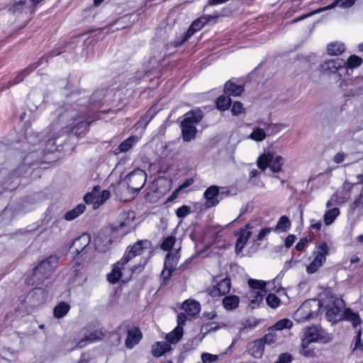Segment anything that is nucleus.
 Instances as JSON below:
<instances>
[{
  "label": "nucleus",
  "instance_id": "nucleus-1",
  "mask_svg": "<svg viewBox=\"0 0 363 363\" xmlns=\"http://www.w3.org/2000/svg\"><path fill=\"white\" fill-rule=\"evenodd\" d=\"M85 102L86 100H84V101L72 104L60 115L59 121L61 123L72 121L66 127L69 131L76 130L75 133L77 134L78 130L86 128L87 125L94 121L89 116V109L84 105Z\"/></svg>",
  "mask_w": 363,
  "mask_h": 363
},
{
  "label": "nucleus",
  "instance_id": "nucleus-2",
  "mask_svg": "<svg viewBox=\"0 0 363 363\" xmlns=\"http://www.w3.org/2000/svg\"><path fill=\"white\" fill-rule=\"evenodd\" d=\"M59 262V257L56 255H52L40 261L33 267L31 272L26 277V283L28 285H39L43 284L51 277L55 272Z\"/></svg>",
  "mask_w": 363,
  "mask_h": 363
},
{
  "label": "nucleus",
  "instance_id": "nucleus-3",
  "mask_svg": "<svg viewBox=\"0 0 363 363\" xmlns=\"http://www.w3.org/2000/svg\"><path fill=\"white\" fill-rule=\"evenodd\" d=\"M133 272L134 268L133 267H130L128 264L121 259L112 265L111 271L107 274L106 278L109 283L115 284L122 278H124L126 280L130 279Z\"/></svg>",
  "mask_w": 363,
  "mask_h": 363
},
{
  "label": "nucleus",
  "instance_id": "nucleus-4",
  "mask_svg": "<svg viewBox=\"0 0 363 363\" xmlns=\"http://www.w3.org/2000/svg\"><path fill=\"white\" fill-rule=\"evenodd\" d=\"M320 67L322 74L328 76L337 74L336 78L338 80L346 70L345 62L340 58L325 60Z\"/></svg>",
  "mask_w": 363,
  "mask_h": 363
},
{
  "label": "nucleus",
  "instance_id": "nucleus-5",
  "mask_svg": "<svg viewBox=\"0 0 363 363\" xmlns=\"http://www.w3.org/2000/svg\"><path fill=\"white\" fill-rule=\"evenodd\" d=\"M328 252L329 247L326 242H323L317 247V250L313 252L315 257L306 268V271L308 274H313L318 271L325 262Z\"/></svg>",
  "mask_w": 363,
  "mask_h": 363
},
{
  "label": "nucleus",
  "instance_id": "nucleus-6",
  "mask_svg": "<svg viewBox=\"0 0 363 363\" xmlns=\"http://www.w3.org/2000/svg\"><path fill=\"white\" fill-rule=\"evenodd\" d=\"M216 18V16L211 15H203L194 21L189 29L182 36L181 41L177 43V45H181L186 42L196 32L200 30L207 23L210 22L213 19H215Z\"/></svg>",
  "mask_w": 363,
  "mask_h": 363
},
{
  "label": "nucleus",
  "instance_id": "nucleus-7",
  "mask_svg": "<svg viewBox=\"0 0 363 363\" xmlns=\"http://www.w3.org/2000/svg\"><path fill=\"white\" fill-rule=\"evenodd\" d=\"M325 331L318 326H311L308 328L305 332V337L302 340V347H308L309 344L313 342H324L325 340Z\"/></svg>",
  "mask_w": 363,
  "mask_h": 363
},
{
  "label": "nucleus",
  "instance_id": "nucleus-8",
  "mask_svg": "<svg viewBox=\"0 0 363 363\" xmlns=\"http://www.w3.org/2000/svg\"><path fill=\"white\" fill-rule=\"evenodd\" d=\"M147 175L145 171L135 169L127 176L128 187L138 192L146 183Z\"/></svg>",
  "mask_w": 363,
  "mask_h": 363
},
{
  "label": "nucleus",
  "instance_id": "nucleus-9",
  "mask_svg": "<svg viewBox=\"0 0 363 363\" xmlns=\"http://www.w3.org/2000/svg\"><path fill=\"white\" fill-rule=\"evenodd\" d=\"M135 218L134 211H124L119 216L118 225L113 227L114 230H123V233H128L132 228Z\"/></svg>",
  "mask_w": 363,
  "mask_h": 363
},
{
  "label": "nucleus",
  "instance_id": "nucleus-10",
  "mask_svg": "<svg viewBox=\"0 0 363 363\" xmlns=\"http://www.w3.org/2000/svg\"><path fill=\"white\" fill-rule=\"evenodd\" d=\"M353 186L354 184L350 183H344L342 191H337L333 194L331 199L327 202V207L330 208L335 203L340 204L345 203L350 197V191Z\"/></svg>",
  "mask_w": 363,
  "mask_h": 363
},
{
  "label": "nucleus",
  "instance_id": "nucleus-11",
  "mask_svg": "<svg viewBox=\"0 0 363 363\" xmlns=\"http://www.w3.org/2000/svg\"><path fill=\"white\" fill-rule=\"evenodd\" d=\"M179 251V250H177L175 253L168 252L166 255L164 262V269L162 272V276L164 279L170 278L172 271L176 267L179 257L178 255Z\"/></svg>",
  "mask_w": 363,
  "mask_h": 363
},
{
  "label": "nucleus",
  "instance_id": "nucleus-12",
  "mask_svg": "<svg viewBox=\"0 0 363 363\" xmlns=\"http://www.w3.org/2000/svg\"><path fill=\"white\" fill-rule=\"evenodd\" d=\"M179 251V250H177L175 253L168 252L166 255L164 262V269L162 272V276L164 279L170 278L172 271L176 267L179 257L178 255Z\"/></svg>",
  "mask_w": 363,
  "mask_h": 363
},
{
  "label": "nucleus",
  "instance_id": "nucleus-13",
  "mask_svg": "<svg viewBox=\"0 0 363 363\" xmlns=\"http://www.w3.org/2000/svg\"><path fill=\"white\" fill-rule=\"evenodd\" d=\"M230 288L231 283L230 279L224 278L213 286L209 291V294L213 298L220 297L228 294Z\"/></svg>",
  "mask_w": 363,
  "mask_h": 363
},
{
  "label": "nucleus",
  "instance_id": "nucleus-14",
  "mask_svg": "<svg viewBox=\"0 0 363 363\" xmlns=\"http://www.w3.org/2000/svg\"><path fill=\"white\" fill-rule=\"evenodd\" d=\"M219 194V187L216 185L209 186L206 189L203 194V196L206 199V206L211 208L218 205L219 201L218 200V196Z\"/></svg>",
  "mask_w": 363,
  "mask_h": 363
},
{
  "label": "nucleus",
  "instance_id": "nucleus-15",
  "mask_svg": "<svg viewBox=\"0 0 363 363\" xmlns=\"http://www.w3.org/2000/svg\"><path fill=\"white\" fill-rule=\"evenodd\" d=\"M142 338V333L138 328H132L128 330L125 346L128 349L133 348Z\"/></svg>",
  "mask_w": 363,
  "mask_h": 363
},
{
  "label": "nucleus",
  "instance_id": "nucleus-16",
  "mask_svg": "<svg viewBox=\"0 0 363 363\" xmlns=\"http://www.w3.org/2000/svg\"><path fill=\"white\" fill-rule=\"evenodd\" d=\"M103 336V332L101 330H94L90 332L89 334H85L84 337L77 343V347L82 348L87 344L92 343L101 340Z\"/></svg>",
  "mask_w": 363,
  "mask_h": 363
},
{
  "label": "nucleus",
  "instance_id": "nucleus-17",
  "mask_svg": "<svg viewBox=\"0 0 363 363\" xmlns=\"http://www.w3.org/2000/svg\"><path fill=\"white\" fill-rule=\"evenodd\" d=\"M181 127L184 141L189 142L195 138L197 132L195 125L190 124L187 121H182Z\"/></svg>",
  "mask_w": 363,
  "mask_h": 363
},
{
  "label": "nucleus",
  "instance_id": "nucleus-18",
  "mask_svg": "<svg viewBox=\"0 0 363 363\" xmlns=\"http://www.w3.org/2000/svg\"><path fill=\"white\" fill-rule=\"evenodd\" d=\"M38 137H39L38 135H30L29 137H28L26 138L27 143L28 144H30V145H33V150H31V152L26 155V156L24 157V161L25 160L28 161L29 157L33 158V156L32 155V154L33 152H37L39 150H41V152H40V154H38V157H37L39 158V160H41V158H40L39 156H40V155H41L44 152V150H42L43 145L39 141Z\"/></svg>",
  "mask_w": 363,
  "mask_h": 363
},
{
  "label": "nucleus",
  "instance_id": "nucleus-19",
  "mask_svg": "<svg viewBox=\"0 0 363 363\" xmlns=\"http://www.w3.org/2000/svg\"><path fill=\"white\" fill-rule=\"evenodd\" d=\"M143 242L141 240L135 242L128 250H126L123 257L121 258L127 264L137 255H140L143 251L142 247Z\"/></svg>",
  "mask_w": 363,
  "mask_h": 363
},
{
  "label": "nucleus",
  "instance_id": "nucleus-20",
  "mask_svg": "<svg viewBox=\"0 0 363 363\" xmlns=\"http://www.w3.org/2000/svg\"><path fill=\"white\" fill-rule=\"evenodd\" d=\"M284 164V158L272 152H269V167L273 172L281 171Z\"/></svg>",
  "mask_w": 363,
  "mask_h": 363
},
{
  "label": "nucleus",
  "instance_id": "nucleus-21",
  "mask_svg": "<svg viewBox=\"0 0 363 363\" xmlns=\"http://www.w3.org/2000/svg\"><path fill=\"white\" fill-rule=\"evenodd\" d=\"M249 353L255 358H261L264 354V345L259 339L248 345Z\"/></svg>",
  "mask_w": 363,
  "mask_h": 363
},
{
  "label": "nucleus",
  "instance_id": "nucleus-22",
  "mask_svg": "<svg viewBox=\"0 0 363 363\" xmlns=\"http://www.w3.org/2000/svg\"><path fill=\"white\" fill-rule=\"evenodd\" d=\"M266 294L264 291H252L251 290L247 295L250 306L252 308H255L262 301L263 298Z\"/></svg>",
  "mask_w": 363,
  "mask_h": 363
},
{
  "label": "nucleus",
  "instance_id": "nucleus-23",
  "mask_svg": "<svg viewBox=\"0 0 363 363\" xmlns=\"http://www.w3.org/2000/svg\"><path fill=\"white\" fill-rule=\"evenodd\" d=\"M171 350V346L166 342H157L152 347V354L155 357H160Z\"/></svg>",
  "mask_w": 363,
  "mask_h": 363
},
{
  "label": "nucleus",
  "instance_id": "nucleus-24",
  "mask_svg": "<svg viewBox=\"0 0 363 363\" xmlns=\"http://www.w3.org/2000/svg\"><path fill=\"white\" fill-rule=\"evenodd\" d=\"M183 309L190 316L197 315L200 311V304L194 300H186L182 306Z\"/></svg>",
  "mask_w": 363,
  "mask_h": 363
},
{
  "label": "nucleus",
  "instance_id": "nucleus-25",
  "mask_svg": "<svg viewBox=\"0 0 363 363\" xmlns=\"http://www.w3.org/2000/svg\"><path fill=\"white\" fill-rule=\"evenodd\" d=\"M224 91L228 95L238 96L244 91V87L228 81L225 84Z\"/></svg>",
  "mask_w": 363,
  "mask_h": 363
},
{
  "label": "nucleus",
  "instance_id": "nucleus-26",
  "mask_svg": "<svg viewBox=\"0 0 363 363\" xmlns=\"http://www.w3.org/2000/svg\"><path fill=\"white\" fill-rule=\"evenodd\" d=\"M223 306L225 309L231 311L237 308L240 303V298L236 295L226 296L223 299Z\"/></svg>",
  "mask_w": 363,
  "mask_h": 363
},
{
  "label": "nucleus",
  "instance_id": "nucleus-27",
  "mask_svg": "<svg viewBox=\"0 0 363 363\" xmlns=\"http://www.w3.org/2000/svg\"><path fill=\"white\" fill-rule=\"evenodd\" d=\"M250 235L251 232L247 229L240 230L239 237L235 244V251L237 253L242 251Z\"/></svg>",
  "mask_w": 363,
  "mask_h": 363
},
{
  "label": "nucleus",
  "instance_id": "nucleus-28",
  "mask_svg": "<svg viewBox=\"0 0 363 363\" xmlns=\"http://www.w3.org/2000/svg\"><path fill=\"white\" fill-rule=\"evenodd\" d=\"M86 210L85 204L80 203L77 205L74 208L68 211L64 216V218L67 221H72L75 218H78Z\"/></svg>",
  "mask_w": 363,
  "mask_h": 363
},
{
  "label": "nucleus",
  "instance_id": "nucleus-29",
  "mask_svg": "<svg viewBox=\"0 0 363 363\" xmlns=\"http://www.w3.org/2000/svg\"><path fill=\"white\" fill-rule=\"evenodd\" d=\"M183 334V328L176 327L172 332L166 335V340L169 344H176L182 339Z\"/></svg>",
  "mask_w": 363,
  "mask_h": 363
},
{
  "label": "nucleus",
  "instance_id": "nucleus-30",
  "mask_svg": "<svg viewBox=\"0 0 363 363\" xmlns=\"http://www.w3.org/2000/svg\"><path fill=\"white\" fill-rule=\"evenodd\" d=\"M138 141V138L136 136H130L125 140L121 143L118 145L116 151L118 152H128L132 147L136 144Z\"/></svg>",
  "mask_w": 363,
  "mask_h": 363
},
{
  "label": "nucleus",
  "instance_id": "nucleus-31",
  "mask_svg": "<svg viewBox=\"0 0 363 363\" xmlns=\"http://www.w3.org/2000/svg\"><path fill=\"white\" fill-rule=\"evenodd\" d=\"M203 114L200 110H194L188 112L182 121H187L190 124L195 125L201 121Z\"/></svg>",
  "mask_w": 363,
  "mask_h": 363
},
{
  "label": "nucleus",
  "instance_id": "nucleus-32",
  "mask_svg": "<svg viewBox=\"0 0 363 363\" xmlns=\"http://www.w3.org/2000/svg\"><path fill=\"white\" fill-rule=\"evenodd\" d=\"M70 310V306L66 302H61L57 305L53 310L54 316L61 318L65 316Z\"/></svg>",
  "mask_w": 363,
  "mask_h": 363
},
{
  "label": "nucleus",
  "instance_id": "nucleus-33",
  "mask_svg": "<svg viewBox=\"0 0 363 363\" xmlns=\"http://www.w3.org/2000/svg\"><path fill=\"white\" fill-rule=\"evenodd\" d=\"M327 50L330 55H338L345 50V46L339 42L331 43L328 45Z\"/></svg>",
  "mask_w": 363,
  "mask_h": 363
},
{
  "label": "nucleus",
  "instance_id": "nucleus-34",
  "mask_svg": "<svg viewBox=\"0 0 363 363\" xmlns=\"http://www.w3.org/2000/svg\"><path fill=\"white\" fill-rule=\"evenodd\" d=\"M340 2V0H335L333 4H330L328 6L318 9L313 11V12L308 13L305 14V15H302V16H301L294 19L293 22L296 23V22H298L299 21L303 20V19H305L307 17L311 16L313 14L319 13L325 11L326 10L332 9L335 8Z\"/></svg>",
  "mask_w": 363,
  "mask_h": 363
},
{
  "label": "nucleus",
  "instance_id": "nucleus-35",
  "mask_svg": "<svg viewBox=\"0 0 363 363\" xmlns=\"http://www.w3.org/2000/svg\"><path fill=\"white\" fill-rule=\"evenodd\" d=\"M267 138L265 130L262 128H255L252 132L247 136V138L255 142H262Z\"/></svg>",
  "mask_w": 363,
  "mask_h": 363
},
{
  "label": "nucleus",
  "instance_id": "nucleus-36",
  "mask_svg": "<svg viewBox=\"0 0 363 363\" xmlns=\"http://www.w3.org/2000/svg\"><path fill=\"white\" fill-rule=\"evenodd\" d=\"M345 318L351 322L354 327H357L362 323V320L357 313L352 311L350 309H346L344 312Z\"/></svg>",
  "mask_w": 363,
  "mask_h": 363
},
{
  "label": "nucleus",
  "instance_id": "nucleus-37",
  "mask_svg": "<svg viewBox=\"0 0 363 363\" xmlns=\"http://www.w3.org/2000/svg\"><path fill=\"white\" fill-rule=\"evenodd\" d=\"M340 312L341 309L335 303L333 306L327 310L326 318L329 321L336 323L338 320L337 316Z\"/></svg>",
  "mask_w": 363,
  "mask_h": 363
},
{
  "label": "nucleus",
  "instance_id": "nucleus-38",
  "mask_svg": "<svg viewBox=\"0 0 363 363\" xmlns=\"http://www.w3.org/2000/svg\"><path fill=\"white\" fill-rule=\"evenodd\" d=\"M340 214V210L337 208H333L327 211L324 215V222L325 225L332 224Z\"/></svg>",
  "mask_w": 363,
  "mask_h": 363
},
{
  "label": "nucleus",
  "instance_id": "nucleus-39",
  "mask_svg": "<svg viewBox=\"0 0 363 363\" xmlns=\"http://www.w3.org/2000/svg\"><path fill=\"white\" fill-rule=\"evenodd\" d=\"M99 191V186H95L92 191L86 194L84 196V201L86 203H93L94 208H98L96 204V191Z\"/></svg>",
  "mask_w": 363,
  "mask_h": 363
},
{
  "label": "nucleus",
  "instance_id": "nucleus-40",
  "mask_svg": "<svg viewBox=\"0 0 363 363\" xmlns=\"http://www.w3.org/2000/svg\"><path fill=\"white\" fill-rule=\"evenodd\" d=\"M278 337V333L274 331L272 328L269 329L268 333H267L262 338H260L259 340L262 341V343L264 345L265 344L267 345H272L274 343Z\"/></svg>",
  "mask_w": 363,
  "mask_h": 363
},
{
  "label": "nucleus",
  "instance_id": "nucleus-41",
  "mask_svg": "<svg viewBox=\"0 0 363 363\" xmlns=\"http://www.w3.org/2000/svg\"><path fill=\"white\" fill-rule=\"evenodd\" d=\"M231 104V99L229 96H220L216 101L217 108L220 111H225L229 108Z\"/></svg>",
  "mask_w": 363,
  "mask_h": 363
},
{
  "label": "nucleus",
  "instance_id": "nucleus-42",
  "mask_svg": "<svg viewBox=\"0 0 363 363\" xmlns=\"http://www.w3.org/2000/svg\"><path fill=\"white\" fill-rule=\"evenodd\" d=\"M292 322L289 319H281L277 321L271 328L277 333V331H281L284 329H289L292 327Z\"/></svg>",
  "mask_w": 363,
  "mask_h": 363
},
{
  "label": "nucleus",
  "instance_id": "nucleus-43",
  "mask_svg": "<svg viewBox=\"0 0 363 363\" xmlns=\"http://www.w3.org/2000/svg\"><path fill=\"white\" fill-rule=\"evenodd\" d=\"M291 226V222L286 216H282L278 220L275 230L280 231H286Z\"/></svg>",
  "mask_w": 363,
  "mask_h": 363
},
{
  "label": "nucleus",
  "instance_id": "nucleus-44",
  "mask_svg": "<svg viewBox=\"0 0 363 363\" xmlns=\"http://www.w3.org/2000/svg\"><path fill=\"white\" fill-rule=\"evenodd\" d=\"M362 62V60L361 57L357 56V55H351L347 61L345 62L346 66V71H347L348 69H352L354 67H359Z\"/></svg>",
  "mask_w": 363,
  "mask_h": 363
},
{
  "label": "nucleus",
  "instance_id": "nucleus-45",
  "mask_svg": "<svg viewBox=\"0 0 363 363\" xmlns=\"http://www.w3.org/2000/svg\"><path fill=\"white\" fill-rule=\"evenodd\" d=\"M248 285L250 287L251 290L255 291L257 289V291H265L266 284L264 281L257 279H250L248 280Z\"/></svg>",
  "mask_w": 363,
  "mask_h": 363
},
{
  "label": "nucleus",
  "instance_id": "nucleus-46",
  "mask_svg": "<svg viewBox=\"0 0 363 363\" xmlns=\"http://www.w3.org/2000/svg\"><path fill=\"white\" fill-rule=\"evenodd\" d=\"M176 242V238L173 235L167 237L161 244V249L169 251Z\"/></svg>",
  "mask_w": 363,
  "mask_h": 363
},
{
  "label": "nucleus",
  "instance_id": "nucleus-47",
  "mask_svg": "<svg viewBox=\"0 0 363 363\" xmlns=\"http://www.w3.org/2000/svg\"><path fill=\"white\" fill-rule=\"evenodd\" d=\"M257 164L262 171H264L269 167V152L260 155L257 159Z\"/></svg>",
  "mask_w": 363,
  "mask_h": 363
},
{
  "label": "nucleus",
  "instance_id": "nucleus-48",
  "mask_svg": "<svg viewBox=\"0 0 363 363\" xmlns=\"http://www.w3.org/2000/svg\"><path fill=\"white\" fill-rule=\"evenodd\" d=\"M266 301L267 305L272 308H277L280 304L279 298L273 294H269L267 296Z\"/></svg>",
  "mask_w": 363,
  "mask_h": 363
},
{
  "label": "nucleus",
  "instance_id": "nucleus-49",
  "mask_svg": "<svg viewBox=\"0 0 363 363\" xmlns=\"http://www.w3.org/2000/svg\"><path fill=\"white\" fill-rule=\"evenodd\" d=\"M111 196V193L108 190H103L100 194L96 193V204L99 207Z\"/></svg>",
  "mask_w": 363,
  "mask_h": 363
},
{
  "label": "nucleus",
  "instance_id": "nucleus-50",
  "mask_svg": "<svg viewBox=\"0 0 363 363\" xmlns=\"http://www.w3.org/2000/svg\"><path fill=\"white\" fill-rule=\"evenodd\" d=\"M350 208L352 211H355L357 208H363V188L362 189L358 196L354 199L350 206Z\"/></svg>",
  "mask_w": 363,
  "mask_h": 363
},
{
  "label": "nucleus",
  "instance_id": "nucleus-51",
  "mask_svg": "<svg viewBox=\"0 0 363 363\" xmlns=\"http://www.w3.org/2000/svg\"><path fill=\"white\" fill-rule=\"evenodd\" d=\"M89 242V238L86 236V235H82L77 239H75L72 243V246L74 247V246H77L78 245L79 243H83L84 244V247H82L80 249H78L77 248L76 250L79 252H81L82 250H83V249L84 248V247H86Z\"/></svg>",
  "mask_w": 363,
  "mask_h": 363
},
{
  "label": "nucleus",
  "instance_id": "nucleus-52",
  "mask_svg": "<svg viewBox=\"0 0 363 363\" xmlns=\"http://www.w3.org/2000/svg\"><path fill=\"white\" fill-rule=\"evenodd\" d=\"M191 213V207L183 205L176 211V215L179 218H184Z\"/></svg>",
  "mask_w": 363,
  "mask_h": 363
},
{
  "label": "nucleus",
  "instance_id": "nucleus-53",
  "mask_svg": "<svg viewBox=\"0 0 363 363\" xmlns=\"http://www.w3.org/2000/svg\"><path fill=\"white\" fill-rule=\"evenodd\" d=\"M231 112L233 116H238L244 112L242 104L240 101H235L233 104Z\"/></svg>",
  "mask_w": 363,
  "mask_h": 363
},
{
  "label": "nucleus",
  "instance_id": "nucleus-54",
  "mask_svg": "<svg viewBox=\"0 0 363 363\" xmlns=\"http://www.w3.org/2000/svg\"><path fill=\"white\" fill-rule=\"evenodd\" d=\"M23 80V74L22 71L19 72V74L18 76L16 77V78L8 83L6 85H2V87L0 89V91H4L6 89H9L11 86H13L14 84H16L19 82H21Z\"/></svg>",
  "mask_w": 363,
  "mask_h": 363
},
{
  "label": "nucleus",
  "instance_id": "nucleus-55",
  "mask_svg": "<svg viewBox=\"0 0 363 363\" xmlns=\"http://www.w3.org/2000/svg\"><path fill=\"white\" fill-rule=\"evenodd\" d=\"M218 359L216 354L204 352L201 354V359L203 363H212Z\"/></svg>",
  "mask_w": 363,
  "mask_h": 363
},
{
  "label": "nucleus",
  "instance_id": "nucleus-56",
  "mask_svg": "<svg viewBox=\"0 0 363 363\" xmlns=\"http://www.w3.org/2000/svg\"><path fill=\"white\" fill-rule=\"evenodd\" d=\"M194 183V179L192 178L186 179L179 187L173 192L172 196L177 194L182 190L190 186Z\"/></svg>",
  "mask_w": 363,
  "mask_h": 363
},
{
  "label": "nucleus",
  "instance_id": "nucleus-57",
  "mask_svg": "<svg viewBox=\"0 0 363 363\" xmlns=\"http://www.w3.org/2000/svg\"><path fill=\"white\" fill-rule=\"evenodd\" d=\"M292 356L289 353H283L279 356L278 360L274 363H291Z\"/></svg>",
  "mask_w": 363,
  "mask_h": 363
},
{
  "label": "nucleus",
  "instance_id": "nucleus-58",
  "mask_svg": "<svg viewBox=\"0 0 363 363\" xmlns=\"http://www.w3.org/2000/svg\"><path fill=\"white\" fill-rule=\"evenodd\" d=\"M361 335H362V331H361V330H359L357 335L356 336V340H355V343H354V345L353 347V351H354L356 350H363V342H362V341H361Z\"/></svg>",
  "mask_w": 363,
  "mask_h": 363
},
{
  "label": "nucleus",
  "instance_id": "nucleus-59",
  "mask_svg": "<svg viewBox=\"0 0 363 363\" xmlns=\"http://www.w3.org/2000/svg\"><path fill=\"white\" fill-rule=\"evenodd\" d=\"M22 9L23 0H20L18 2L13 4L11 7H9V11L12 13H16L17 11L21 13Z\"/></svg>",
  "mask_w": 363,
  "mask_h": 363
},
{
  "label": "nucleus",
  "instance_id": "nucleus-60",
  "mask_svg": "<svg viewBox=\"0 0 363 363\" xmlns=\"http://www.w3.org/2000/svg\"><path fill=\"white\" fill-rule=\"evenodd\" d=\"M272 231V228H265L262 229L258 233L257 240H263Z\"/></svg>",
  "mask_w": 363,
  "mask_h": 363
},
{
  "label": "nucleus",
  "instance_id": "nucleus-61",
  "mask_svg": "<svg viewBox=\"0 0 363 363\" xmlns=\"http://www.w3.org/2000/svg\"><path fill=\"white\" fill-rule=\"evenodd\" d=\"M187 320L186 315L185 313H181L177 315V326L183 328V326L185 325V323Z\"/></svg>",
  "mask_w": 363,
  "mask_h": 363
},
{
  "label": "nucleus",
  "instance_id": "nucleus-62",
  "mask_svg": "<svg viewBox=\"0 0 363 363\" xmlns=\"http://www.w3.org/2000/svg\"><path fill=\"white\" fill-rule=\"evenodd\" d=\"M362 89L359 87L350 88L348 91H345V95L347 96H354L360 94Z\"/></svg>",
  "mask_w": 363,
  "mask_h": 363
},
{
  "label": "nucleus",
  "instance_id": "nucleus-63",
  "mask_svg": "<svg viewBox=\"0 0 363 363\" xmlns=\"http://www.w3.org/2000/svg\"><path fill=\"white\" fill-rule=\"evenodd\" d=\"M307 243H308L307 238H301L298 242V243L296 245V249L298 251H301L306 247Z\"/></svg>",
  "mask_w": 363,
  "mask_h": 363
},
{
  "label": "nucleus",
  "instance_id": "nucleus-64",
  "mask_svg": "<svg viewBox=\"0 0 363 363\" xmlns=\"http://www.w3.org/2000/svg\"><path fill=\"white\" fill-rule=\"evenodd\" d=\"M296 236L294 235H289L285 239V246L290 247L295 242Z\"/></svg>",
  "mask_w": 363,
  "mask_h": 363
}]
</instances>
